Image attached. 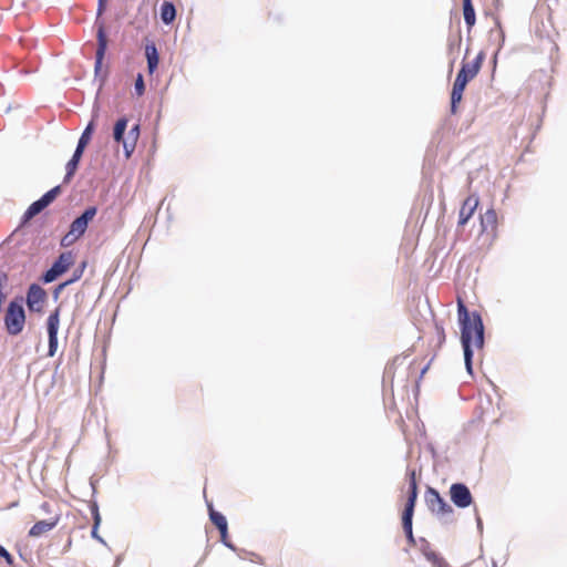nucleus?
I'll list each match as a JSON object with an SVG mask.
<instances>
[{
  "label": "nucleus",
  "mask_w": 567,
  "mask_h": 567,
  "mask_svg": "<svg viewBox=\"0 0 567 567\" xmlns=\"http://www.w3.org/2000/svg\"><path fill=\"white\" fill-rule=\"evenodd\" d=\"M457 317L465 369L470 375H473V348H476L477 350H482L484 348L485 327L480 312H470L465 303L461 300L457 302Z\"/></svg>",
  "instance_id": "1"
},
{
  "label": "nucleus",
  "mask_w": 567,
  "mask_h": 567,
  "mask_svg": "<svg viewBox=\"0 0 567 567\" xmlns=\"http://www.w3.org/2000/svg\"><path fill=\"white\" fill-rule=\"evenodd\" d=\"M27 322L24 298L14 296L7 305L3 316V326L8 336L17 337L22 333Z\"/></svg>",
  "instance_id": "2"
},
{
  "label": "nucleus",
  "mask_w": 567,
  "mask_h": 567,
  "mask_svg": "<svg viewBox=\"0 0 567 567\" xmlns=\"http://www.w3.org/2000/svg\"><path fill=\"white\" fill-rule=\"evenodd\" d=\"M425 503L429 509L445 523L453 522V507L431 486L425 492Z\"/></svg>",
  "instance_id": "3"
},
{
  "label": "nucleus",
  "mask_w": 567,
  "mask_h": 567,
  "mask_svg": "<svg viewBox=\"0 0 567 567\" xmlns=\"http://www.w3.org/2000/svg\"><path fill=\"white\" fill-rule=\"evenodd\" d=\"M74 264V256L72 251H63L52 262L49 269L41 275L43 284H51L60 276L65 274Z\"/></svg>",
  "instance_id": "4"
},
{
  "label": "nucleus",
  "mask_w": 567,
  "mask_h": 567,
  "mask_svg": "<svg viewBox=\"0 0 567 567\" xmlns=\"http://www.w3.org/2000/svg\"><path fill=\"white\" fill-rule=\"evenodd\" d=\"M60 327V307L55 308L47 319L48 357H54L58 350Z\"/></svg>",
  "instance_id": "5"
},
{
  "label": "nucleus",
  "mask_w": 567,
  "mask_h": 567,
  "mask_svg": "<svg viewBox=\"0 0 567 567\" xmlns=\"http://www.w3.org/2000/svg\"><path fill=\"white\" fill-rule=\"evenodd\" d=\"M47 299V291L39 284L33 282L28 287L24 303L30 312H41Z\"/></svg>",
  "instance_id": "6"
},
{
  "label": "nucleus",
  "mask_w": 567,
  "mask_h": 567,
  "mask_svg": "<svg viewBox=\"0 0 567 567\" xmlns=\"http://www.w3.org/2000/svg\"><path fill=\"white\" fill-rule=\"evenodd\" d=\"M484 61L483 52H480L473 61L463 60L461 70L458 71L455 81L467 85L480 72Z\"/></svg>",
  "instance_id": "7"
},
{
  "label": "nucleus",
  "mask_w": 567,
  "mask_h": 567,
  "mask_svg": "<svg viewBox=\"0 0 567 567\" xmlns=\"http://www.w3.org/2000/svg\"><path fill=\"white\" fill-rule=\"evenodd\" d=\"M449 494L452 503L458 508H466L473 503L472 493L464 483H453L450 486Z\"/></svg>",
  "instance_id": "8"
},
{
  "label": "nucleus",
  "mask_w": 567,
  "mask_h": 567,
  "mask_svg": "<svg viewBox=\"0 0 567 567\" xmlns=\"http://www.w3.org/2000/svg\"><path fill=\"white\" fill-rule=\"evenodd\" d=\"M96 213H97L96 206L86 207L71 223V225H70L71 235H75V237H82L85 234L90 221L95 217Z\"/></svg>",
  "instance_id": "9"
},
{
  "label": "nucleus",
  "mask_w": 567,
  "mask_h": 567,
  "mask_svg": "<svg viewBox=\"0 0 567 567\" xmlns=\"http://www.w3.org/2000/svg\"><path fill=\"white\" fill-rule=\"evenodd\" d=\"M87 145L89 144H76V148H75L72 157L66 163L63 183H69L73 178L74 174L78 171L80 161H81L83 153Z\"/></svg>",
  "instance_id": "10"
},
{
  "label": "nucleus",
  "mask_w": 567,
  "mask_h": 567,
  "mask_svg": "<svg viewBox=\"0 0 567 567\" xmlns=\"http://www.w3.org/2000/svg\"><path fill=\"white\" fill-rule=\"evenodd\" d=\"M96 38H97V49H96V54H95V71L99 72V70L102 66V62H103V59H104V55H105V52L107 49V37L105 33L103 23H99V25H97Z\"/></svg>",
  "instance_id": "11"
},
{
  "label": "nucleus",
  "mask_w": 567,
  "mask_h": 567,
  "mask_svg": "<svg viewBox=\"0 0 567 567\" xmlns=\"http://www.w3.org/2000/svg\"><path fill=\"white\" fill-rule=\"evenodd\" d=\"M478 205V197L476 195H470L464 202L460 209L458 226H464L470 218L473 216Z\"/></svg>",
  "instance_id": "12"
},
{
  "label": "nucleus",
  "mask_w": 567,
  "mask_h": 567,
  "mask_svg": "<svg viewBox=\"0 0 567 567\" xmlns=\"http://www.w3.org/2000/svg\"><path fill=\"white\" fill-rule=\"evenodd\" d=\"M59 520H60V515H55L54 517H52L50 519L39 520L30 528L28 535L30 537H40L43 534L52 530L58 525Z\"/></svg>",
  "instance_id": "13"
},
{
  "label": "nucleus",
  "mask_w": 567,
  "mask_h": 567,
  "mask_svg": "<svg viewBox=\"0 0 567 567\" xmlns=\"http://www.w3.org/2000/svg\"><path fill=\"white\" fill-rule=\"evenodd\" d=\"M89 508H90L92 519H93L91 536H92V538L96 539L101 544L106 545L105 540L99 535V527L101 525L102 518L100 515V508H99V504H97L96 499H91L89 502Z\"/></svg>",
  "instance_id": "14"
},
{
  "label": "nucleus",
  "mask_w": 567,
  "mask_h": 567,
  "mask_svg": "<svg viewBox=\"0 0 567 567\" xmlns=\"http://www.w3.org/2000/svg\"><path fill=\"white\" fill-rule=\"evenodd\" d=\"M413 515L414 513H402V528L405 534L408 543L412 546L416 544V540L413 535Z\"/></svg>",
  "instance_id": "15"
},
{
  "label": "nucleus",
  "mask_w": 567,
  "mask_h": 567,
  "mask_svg": "<svg viewBox=\"0 0 567 567\" xmlns=\"http://www.w3.org/2000/svg\"><path fill=\"white\" fill-rule=\"evenodd\" d=\"M145 55L147 60L148 72L152 74L156 70L159 62V56L155 43L151 42L145 45Z\"/></svg>",
  "instance_id": "16"
},
{
  "label": "nucleus",
  "mask_w": 567,
  "mask_h": 567,
  "mask_svg": "<svg viewBox=\"0 0 567 567\" xmlns=\"http://www.w3.org/2000/svg\"><path fill=\"white\" fill-rule=\"evenodd\" d=\"M465 87H466V85L454 81L452 93H451V113L452 114L457 113V106L462 101L463 92H464Z\"/></svg>",
  "instance_id": "17"
},
{
  "label": "nucleus",
  "mask_w": 567,
  "mask_h": 567,
  "mask_svg": "<svg viewBox=\"0 0 567 567\" xmlns=\"http://www.w3.org/2000/svg\"><path fill=\"white\" fill-rule=\"evenodd\" d=\"M47 206L42 204L40 199L34 200L24 212L21 218V224L24 225L29 223L32 218L39 215Z\"/></svg>",
  "instance_id": "18"
},
{
  "label": "nucleus",
  "mask_w": 567,
  "mask_h": 567,
  "mask_svg": "<svg viewBox=\"0 0 567 567\" xmlns=\"http://www.w3.org/2000/svg\"><path fill=\"white\" fill-rule=\"evenodd\" d=\"M207 507L209 513V519L216 526V528L218 530L227 528L228 524L226 517L220 512H217L212 503H207Z\"/></svg>",
  "instance_id": "19"
},
{
  "label": "nucleus",
  "mask_w": 567,
  "mask_h": 567,
  "mask_svg": "<svg viewBox=\"0 0 567 567\" xmlns=\"http://www.w3.org/2000/svg\"><path fill=\"white\" fill-rule=\"evenodd\" d=\"M176 18L175 6L169 1H164L161 6V19L165 24H171Z\"/></svg>",
  "instance_id": "20"
},
{
  "label": "nucleus",
  "mask_w": 567,
  "mask_h": 567,
  "mask_svg": "<svg viewBox=\"0 0 567 567\" xmlns=\"http://www.w3.org/2000/svg\"><path fill=\"white\" fill-rule=\"evenodd\" d=\"M463 16L467 29H472L476 22V16L472 0H463Z\"/></svg>",
  "instance_id": "21"
},
{
  "label": "nucleus",
  "mask_w": 567,
  "mask_h": 567,
  "mask_svg": "<svg viewBox=\"0 0 567 567\" xmlns=\"http://www.w3.org/2000/svg\"><path fill=\"white\" fill-rule=\"evenodd\" d=\"M419 495L417 486H409L408 488V498L404 505L403 512L414 513L416 501Z\"/></svg>",
  "instance_id": "22"
},
{
  "label": "nucleus",
  "mask_w": 567,
  "mask_h": 567,
  "mask_svg": "<svg viewBox=\"0 0 567 567\" xmlns=\"http://www.w3.org/2000/svg\"><path fill=\"white\" fill-rule=\"evenodd\" d=\"M497 223V215L493 208H489L485 212L484 215L481 216V226L483 230H487L488 228H494Z\"/></svg>",
  "instance_id": "23"
},
{
  "label": "nucleus",
  "mask_w": 567,
  "mask_h": 567,
  "mask_svg": "<svg viewBox=\"0 0 567 567\" xmlns=\"http://www.w3.org/2000/svg\"><path fill=\"white\" fill-rule=\"evenodd\" d=\"M61 186L56 185L47 193H44L39 199L42 202V204H44L48 207L56 199V197L61 194Z\"/></svg>",
  "instance_id": "24"
},
{
  "label": "nucleus",
  "mask_w": 567,
  "mask_h": 567,
  "mask_svg": "<svg viewBox=\"0 0 567 567\" xmlns=\"http://www.w3.org/2000/svg\"><path fill=\"white\" fill-rule=\"evenodd\" d=\"M126 126H127L126 118H120L115 123L114 131H113V136H114L115 142H122Z\"/></svg>",
  "instance_id": "25"
},
{
  "label": "nucleus",
  "mask_w": 567,
  "mask_h": 567,
  "mask_svg": "<svg viewBox=\"0 0 567 567\" xmlns=\"http://www.w3.org/2000/svg\"><path fill=\"white\" fill-rule=\"evenodd\" d=\"M219 532V535H220V542L224 546H226L227 548H229L230 550L235 551V553H245L244 549H239L237 548L228 538V527L227 528H223Z\"/></svg>",
  "instance_id": "26"
},
{
  "label": "nucleus",
  "mask_w": 567,
  "mask_h": 567,
  "mask_svg": "<svg viewBox=\"0 0 567 567\" xmlns=\"http://www.w3.org/2000/svg\"><path fill=\"white\" fill-rule=\"evenodd\" d=\"M425 558L432 564L433 567H449L446 560L434 550L429 551Z\"/></svg>",
  "instance_id": "27"
},
{
  "label": "nucleus",
  "mask_w": 567,
  "mask_h": 567,
  "mask_svg": "<svg viewBox=\"0 0 567 567\" xmlns=\"http://www.w3.org/2000/svg\"><path fill=\"white\" fill-rule=\"evenodd\" d=\"M87 266V262L86 260H83L79 264V266L73 270V274L71 276V278H69L66 281L69 282V285H72L74 282H76L78 280L81 279V277L83 276V272L85 270Z\"/></svg>",
  "instance_id": "28"
},
{
  "label": "nucleus",
  "mask_w": 567,
  "mask_h": 567,
  "mask_svg": "<svg viewBox=\"0 0 567 567\" xmlns=\"http://www.w3.org/2000/svg\"><path fill=\"white\" fill-rule=\"evenodd\" d=\"M0 557L4 558L9 566L14 567L13 556L2 545H0Z\"/></svg>",
  "instance_id": "29"
},
{
  "label": "nucleus",
  "mask_w": 567,
  "mask_h": 567,
  "mask_svg": "<svg viewBox=\"0 0 567 567\" xmlns=\"http://www.w3.org/2000/svg\"><path fill=\"white\" fill-rule=\"evenodd\" d=\"M144 91H145V85H144L143 75L138 74L135 80V92L138 96H142L144 94Z\"/></svg>",
  "instance_id": "30"
},
{
  "label": "nucleus",
  "mask_w": 567,
  "mask_h": 567,
  "mask_svg": "<svg viewBox=\"0 0 567 567\" xmlns=\"http://www.w3.org/2000/svg\"><path fill=\"white\" fill-rule=\"evenodd\" d=\"M79 238L80 237H75V235H71V229H69V233L61 239V246L68 247Z\"/></svg>",
  "instance_id": "31"
},
{
  "label": "nucleus",
  "mask_w": 567,
  "mask_h": 567,
  "mask_svg": "<svg viewBox=\"0 0 567 567\" xmlns=\"http://www.w3.org/2000/svg\"><path fill=\"white\" fill-rule=\"evenodd\" d=\"M93 130V122H90L84 132L82 133L79 142H89L91 138V132Z\"/></svg>",
  "instance_id": "32"
},
{
  "label": "nucleus",
  "mask_w": 567,
  "mask_h": 567,
  "mask_svg": "<svg viewBox=\"0 0 567 567\" xmlns=\"http://www.w3.org/2000/svg\"><path fill=\"white\" fill-rule=\"evenodd\" d=\"M420 550L424 556L429 555V551H432L431 544L423 537L420 538Z\"/></svg>",
  "instance_id": "33"
},
{
  "label": "nucleus",
  "mask_w": 567,
  "mask_h": 567,
  "mask_svg": "<svg viewBox=\"0 0 567 567\" xmlns=\"http://www.w3.org/2000/svg\"><path fill=\"white\" fill-rule=\"evenodd\" d=\"M70 286L69 282L65 280L63 282H60L58 286H55L54 290H53V298L54 300H56L60 296V293L68 287Z\"/></svg>",
  "instance_id": "34"
},
{
  "label": "nucleus",
  "mask_w": 567,
  "mask_h": 567,
  "mask_svg": "<svg viewBox=\"0 0 567 567\" xmlns=\"http://www.w3.org/2000/svg\"><path fill=\"white\" fill-rule=\"evenodd\" d=\"M406 476L409 481V486H417L415 470L408 468Z\"/></svg>",
  "instance_id": "35"
},
{
  "label": "nucleus",
  "mask_w": 567,
  "mask_h": 567,
  "mask_svg": "<svg viewBox=\"0 0 567 567\" xmlns=\"http://www.w3.org/2000/svg\"><path fill=\"white\" fill-rule=\"evenodd\" d=\"M124 150L125 158L128 159L131 155L135 152L137 144H122Z\"/></svg>",
  "instance_id": "36"
},
{
  "label": "nucleus",
  "mask_w": 567,
  "mask_h": 567,
  "mask_svg": "<svg viewBox=\"0 0 567 567\" xmlns=\"http://www.w3.org/2000/svg\"><path fill=\"white\" fill-rule=\"evenodd\" d=\"M41 511H43L47 514H50L52 511V505L49 502H43L40 506Z\"/></svg>",
  "instance_id": "37"
},
{
  "label": "nucleus",
  "mask_w": 567,
  "mask_h": 567,
  "mask_svg": "<svg viewBox=\"0 0 567 567\" xmlns=\"http://www.w3.org/2000/svg\"><path fill=\"white\" fill-rule=\"evenodd\" d=\"M130 134H131V135H133L134 140H137L138 134H140V125H138V124H135V125L131 128Z\"/></svg>",
  "instance_id": "38"
},
{
  "label": "nucleus",
  "mask_w": 567,
  "mask_h": 567,
  "mask_svg": "<svg viewBox=\"0 0 567 567\" xmlns=\"http://www.w3.org/2000/svg\"><path fill=\"white\" fill-rule=\"evenodd\" d=\"M476 525H477L478 532L482 534L483 533V522L478 515L476 516Z\"/></svg>",
  "instance_id": "39"
},
{
  "label": "nucleus",
  "mask_w": 567,
  "mask_h": 567,
  "mask_svg": "<svg viewBox=\"0 0 567 567\" xmlns=\"http://www.w3.org/2000/svg\"><path fill=\"white\" fill-rule=\"evenodd\" d=\"M104 10V0H99V14Z\"/></svg>",
  "instance_id": "40"
},
{
  "label": "nucleus",
  "mask_w": 567,
  "mask_h": 567,
  "mask_svg": "<svg viewBox=\"0 0 567 567\" xmlns=\"http://www.w3.org/2000/svg\"><path fill=\"white\" fill-rule=\"evenodd\" d=\"M427 368H429V365H425V367L422 369V371H421V377L426 372Z\"/></svg>",
  "instance_id": "41"
},
{
  "label": "nucleus",
  "mask_w": 567,
  "mask_h": 567,
  "mask_svg": "<svg viewBox=\"0 0 567 567\" xmlns=\"http://www.w3.org/2000/svg\"><path fill=\"white\" fill-rule=\"evenodd\" d=\"M501 6V0H495V7L498 8Z\"/></svg>",
  "instance_id": "42"
},
{
  "label": "nucleus",
  "mask_w": 567,
  "mask_h": 567,
  "mask_svg": "<svg viewBox=\"0 0 567 567\" xmlns=\"http://www.w3.org/2000/svg\"><path fill=\"white\" fill-rule=\"evenodd\" d=\"M91 485H92V488H93V495H94V494L96 493V489H95V487H94V484H93V483H91Z\"/></svg>",
  "instance_id": "43"
},
{
  "label": "nucleus",
  "mask_w": 567,
  "mask_h": 567,
  "mask_svg": "<svg viewBox=\"0 0 567 567\" xmlns=\"http://www.w3.org/2000/svg\"><path fill=\"white\" fill-rule=\"evenodd\" d=\"M390 370H391V367H386L385 368V373H389Z\"/></svg>",
  "instance_id": "44"
},
{
  "label": "nucleus",
  "mask_w": 567,
  "mask_h": 567,
  "mask_svg": "<svg viewBox=\"0 0 567 567\" xmlns=\"http://www.w3.org/2000/svg\"><path fill=\"white\" fill-rule=\"evenodd\" d=\"M493 567H497V565L494 563V564H493Z\"/></svg>",
  "instance_id": "45"
}]
</instances>
